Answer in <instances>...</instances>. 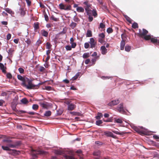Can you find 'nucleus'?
<instances>
[{
  "instance_id": "26",
  "label": "nucleus",
  "mask_w": 159,
  "mask_h": 159,
  "mask_svg": "<svg viewBox=\"0 0 159 159\" xmlns=\"http://www.w3.org/2000/svg\"><path fill=\"white\" fill-rule=\"evenodd\" d=\"M103 116V115L102 113L101 112H98L97 115L96 116L95 118L97 120H100L101 117Z\"/></svg>"
},
{
  "instance_id": "19",
  "label": "nucleus",
  "mask_w": 159,
  "mask_h": 159,
  "mask_svg": "<svg viewBox=\"0 0 159 159\" xmlns=\"http://www.w3.org/2000/svg\"><path fill=\"white\" fill-rule=\"evenodd\" d=\"M114 122L117 123L122 124L123 122V121L121 118H116L114 119Z\"/></svg>"
},
{
  "instance_id": "41",
  "label": "nucleus",
  "mask_w": 159,
  "mask_h": 159,
  "mask_svg": "<svg viewBox=\"0 0 159 159\" xmlns=\"http://www.w3.org/2000/svg\"><path fill=\"white\" fill-rule=\"evenodd\" d=\"M2 142H6L9 143H10L12 142V140L11 139H5L2 140Z\"/></svg>"
},
{
  "instance_id": "17",
  "label": "nucleus",
  "mask_w": 159,
  "mask_h": 159,
  "mask_svg": "<svg viewBox=\"0 0 159 159\" xmlns=\"http://www.w3.org/2000/svg\"><path fill=\"white\" fill-rule=\"evenodd\" d=\"M85 9L88 15L89 16L92 15V10H90L89 8H85Z\"/></svg>"
},
{
  "instance_id": "28",
  "label": "nucleus",
  "mask_w": 159,
  "mask_h": 159,
  "mask_svg": "<svg viewBox=\"0 0 159 159\" xmlns=\"http://www.w3.org/2000/svg\"><path fill=\"white\" fill-rule=\"evenodd\" d=\"M92 15L94 17H96L98 16V13L97 11L95 9H93L92 12Z\"/></svg>"
},
{
  "instance_id": "64",
  "label": "nucleus",
  "mask_w": 159,
  "mask_h": 159,
  "mask_svg": "<svg viewBox=\"0 0 159 159\" xmlns=\"http://www.w3.org/2000/svg\"><path fill=\"white\" fill-rule=\"evenodd\" d=\"M93 18L91 16H89L88 20L89 22H91L93 20Z\"/></svg>"
},
{
  "instance_id": "27",
  "label": "nucleus",
  "mask_w": 159,
  "mask_h": 159,
  "mask_svg": "<svg viewBox=\"0 0 159 159\" xmlns=\"http://www.w3.org/2000/svg\"><path fill=\"white\" fill-rule=\"evenodd\" d=\"M92 36V31L90 30H88L86 34V37H91Z\"/></svg>"
},
{
  "instance_id": "31",
  "label": "nucleus",
  "mask_w": 159,
  "mask_h": 159,
  "mask_svg": "<svg viewBox=\"0 0 159 159\" xmlns=\"http://www.w3.org/2000/svg\"><path fill=\"white\" fill-rule=\"evenodd\" d=\"M51 114V111H45L44 115L45 116L48 117L50 116Z\"/></svg>"
},
{
  "instance_id": "30",
  "label": "nucleus",
  "mask_w": 159,
  "mask_h": 159,
  "mask_svg": "<svg viewBox=\"0 0 159 159\" xmlns=\"http://www.w3.org/2000/svg\"><path fill=\"white\" fill-rule=\"evenodd\" d=\"M4 66L3 64L0 63V69L2 70V72L3 73H5L6 71V70L4 69Z\"/></svg>"
},
{
  "instance_id": "2",
  "label": "nucleus",
  "mask_w": 159,
  "mask_h": 159,
  "mask_svg": "<svg viewBox=\"0 0 159 159\" xmlns=\"http://www.w3.org/2000/svg\"><path fill=\"white\" fill-rule=\"evenodd\" d=\"M144 39L146 40L150 39L152 42L159 45V40H158L156 38H151V36L149 35H147L144 37Z\"/></svg>"
},
{
  "instance_id": "61",
  "label": "nucleus",
  "mask_w": 159,
  "mask_h": 159,
  "mask_svg": "<svg viewBox=\"0 0 159 159\" xmlns=\"http://www.w3.org/2000/svg\"><path fill=\"white\" fill-rule=\"evenodd\" d=\"M105 26L104 24L102 23H101L100 24V27L102 29H103L105 28Z\"/></svg>"
},
{
  "instance_id": "39",
  "label": "nucleus",
  "mask_w": 159,
  "mask_h": 159,
  "mask_svg": "<svg viewBox=\"0 0 159 159\" xmlns=\"http://www.w3.org/2000/svg\"><path fill=\"white\" fill-rule=\"evenodd\" d=\"M131 48V47L130 46L126 45L125 47V50L126 52H129L130 51Z\"/></svg>"
},
{
  "instance_id": "47",
  "label": "nucleus",
  "mask_w": 159,
  "mask_h": 159,
  "mask_svg": "<svg viewBox=\"0 0 159 159\" xmlns=\"http://www.w3.org/2000/svg\"><path fill=\"white\" fill-rule=\"evenodd\" d=\"M112 78V77H110V76H102L101 77V78L104 80L109 79L110 78Z\"/></svg>"
},
{
  "instance_id": "43",
  "label": "nucleus",
  "mask_w": 159,
  "mask_h": 159,
  "mask_svg": "<svg viewBox=\"0 0 159 159\" xmlns=\"http://www.w3.org/2000/svg\"><path fill=\"white\" fill-rule=\"evenodd\" d=\"M112 132L114 133L115 134H119L120 135H122L124 134V132H120L119 131H116V130H113L112 131Z\"/></svg>"
},
{
  "instance_id": "7",
  "label": "nucleus",
  "mask_w": 159,
  "mask_h": 159,
  "mask_svg": "<svg viewBox=\"0 0 159 159\" xmlns=\"http://www.w3.org/2000/svg\"><path fill=\"white\" fill-rule=\"evenodd\" d=\"M148 31L146 29H143V32H142L141 30L139 29V34L140 36H144V37L146 36V35L148 34Z\"/></svg>"
},
{
  "instance_id": "60",
  "label": "nucleus",
  "mask_w": 159,
  "mask_h": 159,
  "mask_svg": "<svg viewBox=\"0 0 159 159\" xmlns=\"http://www.w3.org/2000/svg\"><path fill=\"white\" fill-rule=\"evenodd\" d=\"M28 6H30L31 5V2L30 0H25Z\"/></svg>"
},
{
  "instance_id": "48",
  "label": "nucleus",
  "mask_w": 159,
  "mask_h": 159,
  "mask_svg": "<svg viewBox=\"0 0 159 159\" xmlns=\"http://www.w3.org/2000/svg\"><path fill=\"white\" fill-rule=\"evenodd\" d=\"M83 4L87 6L86 8H89L90 7V5L88 1H85L84 2Z\"/></svg>"
},
{
  "instance_id": "18",
  "label": "nucleus",
  "mask_w": 159,
  "mask_h": 159,
  "mask_svg": "<svg viewBox=\"0 0 159 159\" xmlns=\"http://www.w3.org/2000/svg\"><path fill=\"white\" fill-rule=\"evenodd\" d=\"M41 33L42 36L47 37L48 35V32L45 31L44 30H41Z\"/></svg>"
},
{
  "instance_id": "8",
  "label": "nucleus",
  "mask_w": 159,
  "mask_h": 159,
  "mask_svg": "<svg viewBox=\"0 0 159 159\" xmlns=\"http://www.w3.org/2000/svg\"><path fill=\"white\" fill-rule=\"evenodd\" d=\"M2 148L3 150L5 151H12L14 153H16L17 152V151L16 150L10 149L8 145L7 146H2Z\"/></svg>"
},
{
  "instance_id": "55",
  "label": "nucleus",
  "mask_w": 159,
  "mask_h": 159,
  "mask_svg": "<svg viewBox=\"0 0 159 159\" xmlns=\"http://www.w3.org/2000/svg\"><path fill=\"white\" fill-rule=\"evenodd\" d=\"M45 89L47 90L50 91L52 90V87L50 86H46L45 87Z\"/></svg>"
},
{
  "instance_id": "52",
  "label": "nucleus",
  "mask_w": 159,
  "mask_h": 159,
  "mask_svg": "<svg viewBox=\"0 0 159 159\" xmlns=\"http://www.w3.org/2000/svg\"><path fill=\"white\" fill-rule=\"evenodd\" d=\"M5 10L7 12L10 14H11L12 12L11 10L8 8H6Z\"/></svg>"
},
{
  "instance_id": "32",
  "label": "nucleus",
  "mask_w": 159,
  "mask_h": 159,
  "mask_svg": "<svg viewBox=\"0 0 159 159\" xmlns=\"http://www.w3.org/2000/svg\"><path fill=\"white\" fill-rule=\"evenodd\" d=\"M50 19L55 21H58L59 19L55 17L53 15H52L50 16Z\"/></svg>"
},
{
  "instance_id": "51",
  "label": "nucleus",
  "mask_w": 159,
  "mask_h": 159,
  "mask_svg": "<svg viewBox=\"0 0 159 159\" xmlns=\"http://www.w3.org/2000/svg\"><path fill=\"white\" fill-rule=\"evenodd\" d=\"M18 70L20 74H23L24 73V70L21 67H20L18 68Z\"/></svg>"
},
{
  "instance_id": "53",
  "label": "nucleus",
  "mask_w": 159,
  "mask_h": 159,
  "mask_svg": "<svg viewBox=\"0 0 159 159\" xmlns=\"http://www.w3.org/2000/svg\"><path fill=\"white\" fill-rule=\"evenodd\" d=\"M66 29H65V28H63V30L62 31L60 32L58 34H65L66 33Z\"/></svg>"
},
{
  "instance_id": "63",
  "label": "nucleus",
  "mask_w": 159,
  "mask_h": 159,
  "mask_svg": "<svg viewBox=\"0 0 159 159\" xmlns=\"http://www.w3.org/2000/svg\"><path fill=\"white\" fill-rule=\"evenodd\" d=\"M11 37V35L10 34H8L7 36V40H9L10 39Z\"/></svg>"
},
{
  "instance_id": "36",
  "label": "nucleus",
  "mask_w": 159,
  "mask_h": 159,
  "mask_svg": "<svg viewBox=\"0 0 159 159\" xmlns=\"http://www.w3.org/2000/svg\"><path fill=\"white\" fill-rule=\"evenodd\" d=\"M89 56V52L84 53L82 57L84 58H86Z\"/></svg>"
},
{
  "instance_id": "29",
  "label": "nucleus",
  "mask_w": 159,
  "mask_h": 159,
  "mask_svg": "<svg viewBox=\"0 0 159 159\" xmlns=\"http://www.w3.org/2000/svg\"><path fill=\"white\" fill-rule=\"evenodd\" d=\"M74 12L75 13V15L74 17L73 20L75 22H78L80 20L79 18L76 16L77 14L76 11H74Z\"/></svg>"
},
{
  "instance_id": "49",
  "label": "nucleus",
  "mask_w": 159,
  "mask_h": 159,
  "mask_svg": "<svg viewBox=\"0 0 159 159\" xmlns=\"http://www.w3.org/2000/svg\"><path fill=\"white\" fill-rule=\"evenodd\" d=\"M107 31L108 33H111L112 32L113 30L111 28L109 27L107 29Z\"/></svg>"
},
{
  "instance_id": "16",
  "label": "nucleus",
  "mask_w": 159,
  "mask_h": 159,
  "mask_svg": "<svg viewBox=\"0 0 159 159\" xmlns=\"http://www.w3.org/2000/svg\"><path fill=\"white\" fill-rule=\"evenodd\" d=\"M24 79H25V80L22 81V83H21V85L25 87V85H26V84L27 83L29 79L25 76Z\"/></svg>"
},
{
  "instance_id": "40",
  "label": "nucleus",
  "mask_w": 159,
  "mask_h": 159,
  "mask_svg": "<svg viewBox=\"0 0 159 159\" xmlns=\"http://www.w3.org/2000/svg\"><path fill=\"white\" fill-rule=\"evenodd\" d=\"M103 123L102 121L100 120H97L96 122V124L97 125L99 126L101 124H102Z\"/></svg>"
},
{
  "instance_id": "24",
  "label": "nucleus",
  "mask_w": 159,
  "mask_h": 159,
  "mask_svg": "<svg viewBox=\"0 0 159 159\" xmlns=\"http://www.w3.org/2000/svg\"><path fill=\"white\" fill-rule=\"evenodd\" d=\"M23 104H26L29 102V101L26 98H22L20 101Z\"/></svg>"
},
{
  "instance_id": "23",
  "label": "nucleus",
  "mask_w": 159,
  "mask_h": 159,
  "mask_svg": "<svg viewBox=\"0 0 159 159\" xmlns=\"http://www.w3.org/2000/svg\"><path fill=\"white\" fill-rule=\"evenodd\" d=\"M63 112V109H60L57 111V113L56 115V116H60L62 114Z\"/></svg>"
},
{
  "instance_id": "33",
  "label": "nucleus",
  "mask_w": 159,
  "mask_h": 159,
  "mask_svg": "<svg viewBox=\"0 0 159 159\" xmlns=\"http://www.w3.org/2000/svg\"><path fill=\"white\" fill-rule=\"evenodd\" d=\"M34 30H36L39 28V23L38 22L34 23Z\"/></svg>"
},
{
  "instance_id": "6",
  "label": "nucleus",
  "mask_w": 159,
  "mask_h": 159,
  "mask_svg": "<svg viewBox=\"0 0 159 159\" xmlns=\"http://www.w3.org/2000/svg\"><path fill=\"white\" fill-rule=\"evenodd\" d=\"M120 102V100L118 99L115 100H113L109 102L108 104V105L110 107H112L117 104Z\"/></svg>"
},
{
  "instance_id": "11",
  "label": "nucleus",
  "mask_w": 159,
  "mask_h": 159,
  "mask_svg": "<svg viewBox=\"0 0 159 159\" xmlns=\"http://www.w3.org/2000/svg\"><path fill=\"white\" fill-rule=\"evenodd\" d=\"M100 50L101 53L102 55L106 54L107 52V50L104 46H102L101 47Z\"/></svg>"
},
{
  "instance_id": "5",
  "label": "nucleus",
  "mask_w": 159,
  "mask_h": 159,
  "mask_svg": "<svg viewBox=\"0 0 159 159\" xmlns=\"http://www.w3.org/2000/svg\"><path fill=\"white\" fill-rule=\"evenodd\" d=\"M59 8L61 10H64L65 11H69L71 10V7L70 5H67L66 8H64V4L62 3H61L59 5Z\"/></svg>"
},
{
  "instance_id": "46",
  "label": "nucleus",
  "mask_w": 159,
  "mask_h": 159,
  "mask_svg": "<svg viewBox=\"0 0 159 159\" xmlns=\"http://www.w3.org/2000/svg\"><path fill=\"white\" fill-rule=\"evenodd\" d=\"M42 43V41L39 39L36 42L35 45L37 46H39V45Z\"/></svg>"
},
{
  "instance_id": "57",
  "label": "nucleus",
  "mask_w": 159,
  "mask_h": 159,
  "mask_svg": "<svg viewBox=\"0 0 159 159\" xmlns=\"http://www.w3.org/2000/svg\"><path fill=\"white\" fill-rule=\"evenodd\" d=\"M65 48L67 50L69 51L72 48L71 46L69 45H67L65 47Z\"/></svg>"
},
{
  "instance_id": "56",
  "label": "nucleus",
  "mask_w": 159,
  "mask_h": 159,
  "mask_svg": "<svg viewBox=\"0 0 159 159\" xmlns=\"http://www.w3.org/2000/svg\"><path fill=\"white\" fill-rule=\"evenodd\" d=\"M25 42L28 45L30 44L31 42V40L30 39H28Z\"/></svg>"
},
{
  "instance_id": "44",
  "label": "nucleus",
  "mask_w": 159,
  "mask_h": 159,
  "mask_svg": "<svg viewBox=\"0 0 159 159\" xmlns=\"http://www.w3.org/2000/svg\"><path fill=\"white\" fill-rule=\"evenodd\" d=\"M98 36L99 38L103 39L105 38V35L104 33H102L100 34H98Z\"/></svg>"
},
{
  "instance_id": "4",
  "label": "nucleus",
  "mask_w": 159,
  "mask_h": 159,
  "mask_svg": "<svg viewBox=\"0 0 159 159\" xmlns=\"http://www.w3.org/2000/svg\"><path fill=\"white\" fill-rule=\"evenodd\" d=\"M117 109L118 111L120 113L123 114H125L126 113L125 111L123 108V103H121L117 107Z\"/></svg>"
},
{
  "instance_id": "25",
  "label": "nucleus",
  "mask_w": 159,
  "mask_h": 159,
  "mask_svg": "<svg viewBox=\"0 0 159 159\" xmlns=\"http://www.w3.org/2000/svg\"><path fill=\"white\" fill-rule=\"evenodd\" d=\"M47 102H46V103H43L42 102H39V104L43 108H47V107L48 106L47 105Z\"/></svg>"
},
{
  "instance_id": "59",
  "label": "nucleus",
  "mask_w": 159,
  "mask_h": 159,
  "mask_svg": "<svg viewBox=\"0 0 159 159\" xmlns=\"http://www.w3.org/2000/svg\"><path fill=\"white\" fill-rule=\"evenodd\" d=\"M44 17L45 18V20L46 21H47L48 20V17L46 13H45L44 14Z\"/></svg>"
},
{
  "instance_id": "35",
  "label": "nucleus",
  "mask_w": 159,
  "mask_h": 159,
  "mask_svg": "<svg viewBox=\"0 0 159 159\" xmlns=\"http://www.w3.org/2000/svg\"><path fill=\"white\" fill-rule=\"evenodd\" d=\"M39 106L38 105L36 104H34L33 105L32 108L34 110H37L39 108Z\"/></svg>"
},
{
  "instance_id": "21",
  "label": "nucleus",
  "mask_w": 159,
  "mask_h": 159,
  "mask_svg": "<svg viewBox=\"0 0 159 159\" xmlns=\"http://www.w3.org/2000/svg\"><path fill=\"white\" fill-rule=\"evenodd\" d=\"M64 157L65 159H77L73 156H69L66 154H64Z\"/></svg>"
},
{
  "instance_id": "50",
  "label": "nucleus",
  "mask_w": 159,
  "mask_h": 159,
  "mask_svg": "<svg viewBox=\"0 0 159 159\" xmlns=\"http://www.w3.org/2000/svg\"><path fill=\"white\" fill-rule=\"evenodd\" d=\"M13 51V50L11 48H10L7 51V52L9 55H12Z\"/></svg>"
},
{
  "instance_id": "54",
  "label": "nucleus",
  "mask_w": 159,
  "mask_h": 159,
  "mask_svg": "<svg viewBox=\"0 0 159 159\" xmlns=\"http://www.w3.org/2000/svg\"><path fill=\"white\" fill-rule=\"evenodd\" d=\"M89 42H86L84 43V47L85 48H88L89 46Z\"/></svg>"
},
{
  "instance_id": "13",
  "label": "nucleus",
  "mask_w": 159,
  "mask_h": 159,
  "mask_svg": "<svg viewBox=\"0 0 159 159\" xmlns=\"http://www.w3.org/2000/svg\"><path fill=\"white\" fill-rule=\"evenodd\" d=\"M134 130L141 134H146V133L143 131L140 130L138 128L136 127H134Z\"/></svg>"
},
{
  "instance_id": "22",
  "label": "nucleus",
  "mask_w": 159,
  "mask_h": 159,
  "mask_svg": "<svg viewBox=\"0 0 159 159\" xmlns=\"http://www.w3.org/2000/svg\"><path fill=\"white\" fill-rule=\"evenodd\" d=\"M125 45V41L124 40H122L120 43V49L121 50H123Z\"/></svg>"
},
{
  "instance_id": "38",
  "label": "nucleus",
  "mask_w": 159,
  "mask_h": 159,
  "mask_svg": "<svg viewBox=\"0 0 159 159\" xmlns=\"http://www.w3.org/2000/svg\"><path fill=\"white\" fill-rule=\"evenodd\" d=\"M124 17L125 18L126 20L129 23H131L132 20L129 16L126 15H124Z\"/></svg>"
},
{
  "instance_id": "42",
  "label": "nucleus",
  "mask_w": 159,
  "mask_h": 159,
  "mask_svg": "<svg viewBox=\"0 0 159 159\" xmlns=\"http://www.w3.org/2000/svg\"><path fill=\"white\" fill-rule=\"evenodd\" d=\"M132 27L134 29H136L138 28V25L137 23L134 22L132 25Z\"/></svg>"
},
{
  "instance_id": "14",
  "label": "nucleus",
  "mask_w": 159,
  "mask_h": 159,
  "mask_svg": "<svg viewBox=\"0 0 159 159\" xmlns=\"http://www.w3.org/2000/svg\"><path fill=\"white\" fill-rule=\"evenodd\" d=\"M20 15L22 16H24L25 14V12L24 10V9L23 7H20L19 10Z\"/></svg>"
},
{
  "instance_id": "62",
  "label": "nucleus",
  "mask_w": 159,
  "mask_h": 159,
  "mask_svg": "<svg viewBox=\"0 0 159 159\" xmlns=\"http://www.w3.org/2000/svg\"><path fill=\"white\" fill-rule=\"evenodd\" d=\"M71 44V47L72 48H74L76 46V43H70Z\"/></svg>"
},
{
  "instance_id": "20",
  "label": "nucleus",
  "mask_w": 159,
  "mask_h": 159,
  "mask_svg": "<svg viewBox=\"0 0 159 159\" xmlns=\"http://www.w3.org/2000/svg\"><path fill=\"white\" fill-rule=\"evenodd\" d=\"M84 11V9L82 7H79L76 8V11L79 12L83 13Z\"/></svg>"
},
{
  "instance_id": "10",
  "label": "nucleus",
  "mask_w": 159,
  "mask_h": 159,
  "mask_svg": "<svg viewBox=\"0 0 159 159\" xmlns=\"http://www.w3.org/2000/svg\"><path fill=\"white\" fill-rule=\"evenodd\" d=\"M89 43L90 44V47L92 48H94L96 44V43L95 42L94 39L93 38H91L90 39V41Z\"/></svg>"
},
{
  "instance_id": "34",
  "label": "nucleus",
  "mask_w": 159,
  "mask_h": 159,
  "mask_svg": "<svg viewBox=\"0 0 159 159\" xmlns=\"http://www.w3.org/2000/svg\"><path fill=\"white\" fill-rule=\"evenodd\" d=\"M77 24L76 23L72 22L70 24V26L73 29H74L76 26Z\"/></svg>"
},
{
  "instance_id": "45",
  "label": "nucleus",
  "mask_w": 159,
  "mask_h": 159,
  "mask_svg": "<svg viewBox=\"0 0 159 159\" xmlns=\"http://www.w3.org/2000/svg\"><path fill=\"white\" fill-rule=\"evenodd\" d=\"M51 44L49 42H47L46 43V48L48 49L51 48Z\"/></svg>"
},
{
  "instance_id": "9",
  "label": "nucleus",
  "mask_w": 159,
  "mask_h": 159,
  "mask_svg": "<svg viewBox=\"0 0 159 159\" xmlns=\"http://www.w3.org/2000/svg\"><path fill=\"white\" fill-rule=\"evenodd\" d=\"M100 152L99 150L94 151L93 153V155L97 156L95 158L96 159H102V158L100 157Z\"/></svg>"
},
{
  "instance_id": "1",
  "label": "nucleus",
  "mask_w": 159,
  "mask_h": 159,
  "mask_svg": "<svg viewBox=\"0 0 159 159\" xmlns=\"http://www.w3.org/2000/svg\"><path fill=\"white\" fill-rule=\"evenodd\" d=\"M32 80L29 79V81L27 82L28 84L25 85V88L27 89H32L33 88L35 87H39V84H41L40 83H39L38 84L36 85L33 84L32 83Z\"/></svg>"
},
{
  "instance_id": "3",
  "label": "nucleus",
  "mask_w": 159,
  "mask_h": 159,
  "mask_svg": "<svg viewBox=\"0 0 159 159\" xmlns=\"http://www.w3.org/2000/svg\"><path fill=\"white\" fill-rule=\"evenodd\" d=\"M21 144V141H19L15 142L14 144L9 143L7 145L9 146V148H17Z\"/></svg>"
},
{
  "instance_id": "12",
  "label": "nucleus",
  "mask_w": 159,
  "mask_h": 159,
  "mask_svg": "<svg viewBox=\"0 0 159 159\" xmlns=\"http://www.w3.org/2000/svg\"><path fill=\"white\" fill-rule=\"evenodd\" d=\"M108 137H111L115 138V136L110 131H106L104 133Z\"/></svg>"
},
{
  "instance_id": "37",
  "label": "nucleus",
  "mask_w": 159,
  "mask_h": 159,
  "mask_svg": "<svg viewBox=\"0 0 159 159\" xmlns=\"http://www.w3.org/2000/svg\"><path fill=\"white\" fill-rule=\"evenodd\" d=\"M17 77L18 80H20L21 81H22V80H25V79H24L25 76H22L21 75H17Z\"/></svg>"
},
{
  "instance_id": "58",
  "label": "nucleus",
  "mask_w": 159,
  "mask_h": 159,
  "mask_svg": "<svg viewBox=\"0 0 159 159\" xmlns=\"http://www.w3.org/2000/svg\"><path fill=\"white\" fill-rule=\"evenodd\" d=\"M7 78L11 79L12 78V76L11 74L9 73H8L6 75Z\"/></svg>"
},
{
  "instance_id": "15",
  "label": "nucleus",
  "mask_w": 159,
  "mask_h": 159,
  "mask_svg": "<svg viewBox=\"0 0 159 159\" xmlns=\"http://www.w3.org/2000/svg\"><path fill=\"white\" fill-rule=\"evenodd\" d=\"M75 107V105L71 103L68 105V110L69 111H72L74 109Z\"/></svg>"
}]
</instances>
